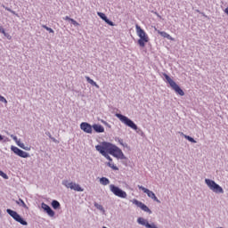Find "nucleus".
Returning <instances> with one entry per match:
<instances>
[{"instance_id":"a878e982","label":"nucleus","mask_w":228,"mask_h":228,"mask_svg":"<svg viewBox=\"0 0 228 228\" xmlns=\"http://www.w3.org/2000/svg\"><path fill=\"white\" fill-rule=\"evenodd\" d=\"M94 208H96V209H99V211L105 213L104 207H102V205H100L99 203L94 202Z\"/></svg>"},{"instance_id":"6ab92c4d","label":"nucleus","mask_w":228,"mask_h":228,"mask_svg":"<svg viewBox=\"0 0 228 228\" xmlns=\"http://www.w3.org/2000/svg\"><path fill=\"white\" fill-rule=\"evenodd\" d=\"M159 35H161V37H163L164 38H167V40H174V37H172V36H170L168 33L165 32V31H159Z\"/></svg>"},{"instance_id":"f8f14e48","label":"nucleus","mask_w":228,"mask_h":228,"mask_svg":"<svg viewBox=\"0 0 228 228\" xmlns=\"http://www.w3.org/2000/svg\"><path fill=\"white\" fill-rule=\"evenodd\" d=\"M94 126L90 125L88 122H82L80 124V129L84 131V133H87L88 134H92Z\"/></svg>"},{"instance_id":"5701e85b","label":"nucleus","mask_w":228,"mask_h":228,"mask_svg":"<svg viewBox=\"0 0 228 228\" xmlns=\"http://www.w3.org/2000/svg\"><path fill=\"white\" fill-rule=\"evenodd\" d=\"M86 79L87 83H89V85H91V86H99L97 85V83H95V81H94L92 78H90V77H86Z\"/></svg>"},{"instance_id":"f257e3e1","label":"nucleus","mask_w":228,"mask_h":228,"mask_svg":"<svg viewBox=\"0 0 228 228\" xmlns=\"http://www.w3.org/2000/svg\"><path fill=\"white\" fill-rule=\"evenodd\" d=\"M105 149H107L108 153L110 154V156L118 158V159H126L122 150H120L117 145L108 142V144L105 145Z\"/></svg>"},{"instance_id":"2f4dec72","label":"nucleus","mask_w":228,"mask_h":228,"mask_svg":"<svg viewBox=\"0 0 228 228\" xmlns=\"http://www.w3.org/2000/svg\"><path fill=\"white\" fill-rule=\"evenodd\" d=\"M62 184H63V186H65L66 188H70V183L68 182V180H63V181H62Z\"/></svg>"},{"instance_id":"393cba45","label":"nucleus","mask_w":228,"mask_h":228,"mask_svg":"<svg viewBox=\"0 0 228 228\" xmlns=\"http://www.w3.org/2000/svg\"><path fill=\"white\" fill-rule=\"evenodd\" d=\"M73 190L74 191H84L85 190L82 189L81 185L75 183V185H73Z\"/></svg>"},{"instance_id":"bb28decb","label":"nucleus","mask_w":228,"mask_h":228,"mask_svg":"<svg viewBox=\"0 0 228 228\" xmlns=\"http://www.w3.org/2000/svg\"><path fill=\"white\" fill-rule=\"evenodd\" d=\"M45 134H46V136H48L50 138V140L54 142V143H58V140H56V138L53 137V135H51L50 132H46Z\"/></svg>"},{"instance_id":"72a5a7b5","label":"nucleus","mask_w":228,"mask_h":228,"mask_svg":"<svg viewBox=\"0 0 228 228\" xmlns=\"http://www.w3.org/2000/svg\"><path fill=\"white\" fill-rule=\"evenodd\" d=\"M118 143H120V145H122L123 147H127V144L124 143V140L123 139H118Z\"/></svg>"},{"instance_id":"6e6552de","label":"nucleus","mask_w":228,"mask_h":228,"mask_svg":"<svg viewBox=\"0 0 228 228\" xmlns=\"http://www.w3.org/2000/svg\"><path fill=\"white\" fill-rule=\"evenodd\" d=\"M138 188H139V190H142L143 191V193H146L150 199H152V200H154L158 204H161V200H159L158 199V197H156V194L152 191H151L142 185H138Z\"/></svg>"},{"instance_id":"c03bdc74","label":"nucleus","mask_w":228,"mask_h":228,"mask_svg":"<svg viewBox=\"0 0 228 228\" xmlns=\"http://www.w3.org/2000/svg\"><path fill=\"white\" fill-rule=\"evenodd\" d=\"M224 13H226V15H228V6L224 9Z\"/></svg>"},{"instance_id":"b1692460","label":"nucleus","mask_w":228,"mask_h":228,"mask_svg":"<svg viewBox=\"0 0 228 228\" xmlns=\"http://www.w3.org/2000/svg\"><path fill=\"white\" fill-rule=\"evenodd\" d=\"M185 140H188V142H191V143H197V141L190 135L183 134Z\"/></svg>"},{"instance_id":"1a4fd4ad","label":"nucleus","mask_w":228,"mask_h":228,"mask_svg":"<svg viewBox=\"0 0 228 228\" xmlns=\"http://www.w3.org/2000/svg\"><path fill=\"white\" fill-rule=\"evenodd\" d=\"M132 203L134 204V206H136L137 208H140V209H142V211H144V213H149V215H152V210H151V208H149V207H147V205H145L143 202L134 199L131 200Z\"/></svg>"},{"instance_id":"423d86ee","label":"nucleus","mask_w":228,"mask_h":228,"mask_svg":"<svg viewBox=\"0 0 228 228\" xmlns=\"http://www.w3.org/2000/svg\"><path fill=\"white\" fill-rule=\"evenodd\" d=\"M108 144V142H102L101 144H98L95 146V149L102 156H104L106 159L109 161H113V159L109 155L110 153L108 152V149H106V145Z\"/></svg>"},{"instance_id":"f03ea898","label":"nucleus","mask_w":228,"mask_h":228,"mask_svg":"<svg viewBox=\"0 0 228 228\" xmlns=\"http://www.w3.org/2000/svg\"><path fill=\"white\" fill-rule=\"evenodd\" d=\"M135 29L137 36L139 37V40L137 41L138 45L140 47H145V44L149 42V36L145 33V30L142 28L138 24L135 25Z\"/></svg>"},{"instance_id":"9b49d317","label":"nucleus","mask_w":228,"mask_h":228,"mask_svg":"<svg viewBox=\"0 0 228 228\" xmlns=\"http://www.w3.org/2000/svg\"><path fill=\"white\" fill-rule=\"evenodd\" d=\"M137 224L143 225L146 228H159L154 223L149 224V221L143 217H138Z\"/></svg>"},{"instance_id":"a18cd8bd","label":"nucleus","mask_w":228,"mask_h":228,"mask_svg":"<svg viewBox=\"0 0 228 228\" xmlns=\"http://www.w3.org/2000/svg\"><path fill=\"white\" fill-rule=\"evenodd\" d=\"M5 10H6L7 12H12V9H10V8H8V7H5Z\"/></svg>"},{"instance_id":"dca6fc26","label":"nucleus","mask_w":228,"mask_h":228,"mask_svg":"<svg viewBox=\"0 0 228 228\" xmlns=\"http://www.w3.org/2000/svg\"><path fill=\"white\" fill-rule=\"evenodd\" d=\"M93 130L95 131V133H104V126L99 124H94Z\"/></svg>"},{"instance_id":"37998d69","label":"nucleus","mask_w":228,"mask_h":228,"mask_svg":"<svg viewBox=\"0 0 228 228\" xmlns=\"http://www.w3.org/2000/svg\"><path fill=\"white\" fill-rule=\"evenodd\" d=\"M4 140V136L0 134V142H3Z\"/></svg>"},{"instance_id":"f3484780","label":"nucleus","mask_w":228,"mask_h":228,"mask_svg":"<svg viewBox=\"0 0 228 228\" xmlns=\"http://www.w3.org/2000/svg\"><path fill=\"white\" fill-rule=\"evenodd\" d=\"M172 90H175V94L183 97L184 95V91L181 89V86H172Z\"/></svg>"},{"instance_id":"79ce46f5","label":"nucleus","mask_w":228,"mask_h":228,"mask_svg":"<svg viewBox=\"0 0 228 228\" xmlns=\"http://www.w3.org/2000/svg\"><path fill=\"white\" fill-rule=\"evenodd\" d=\"M72 19L70 18V17H69V16H66L65 18H64V20H71Z\"/></svg>"},{"instance_id":"f704fd0d","label":"nucleus","mask_w":228,"mask_h":228,"mask_svg":"<svg viewBox=\"0 0 228 228\" xmlns=\"http://www.w3.org/2000/svg\"><path fill=\"white\" fill-rule=\"evenodd\" d=\"M70 22L73 24V26H79V23H77V21H76L74 19H71Z\"/></svg>"},{"instance_id":"20e7f679","label":"nucleus","mask_w":228,"mask_h":228,"mask_svg":"<svg viewBox=\"0 0 228 228\" xmlns=\"http://www.w3.org/2000/svg\"><path fill=\"white\" fill-rule=\"evenodd\" d=\"M6 213H8V215L12 216V218H13L15 222H18V224H20V225H28V221L24 219L20 215H19L17 211L12 210L11 208H7Z\"/></svg>"},{"instance_id":"c85d7f7f","label":"nucleus","mask_w":228,"mask_h":228,"mask_svg":"<svg viewBox=\"0 0 228 228\" xmlns=\"http://www.w3.org/2000/svg\"><path fill=\"white\" fill-rule=\"evenodd\" d=\"M107 165L110 167V168H112V170H118V167L110 162H108Z\"/></svg>"},{"instance_id":"412c9836","label":"nucleus","mask_w":228,"mask_h":228,"mask_svg":"<svg viewBox=\"0 0 228 228\" xmlns=\"http://www.w3.org/2000/svg\"><path fill=\"white\" fill-rule=\"evenodd\" d=\"M100 183L102 184L103 186H108V184H110V179L103 176L100 178Z\"/></svg>"},{"instance_id":"c756f323","label":"nucleus","mask_w":228,"mask_h":228,"mask_svg":"<svg viewBox=\"0 0 228 228\" xmlns=\"http://www.w3.org/2000/svg\"><path fill=\"white\" fill-rule=\"evenodd\" d=\"M0 102H4V104H8V101L6 100V98H4V96L0 94Z\"/></svg>"},{"instance_id":"4468645a","label":"nucleus","mask_w":228,"mask_h":228,"mask_svg":"<svg viewBox=\"0 0 228 228\" xmlns=\"http://www.w3.org/2000/svg\"><path fill=\"white\" fill-rule=\"evenodd\" d=\"M98 17L102 18V20H104V22H106V24H109V26H115V23H113V21L110 20L108 19V17L106 16V14H104V12H97Z\"/></svg>"},{"instance_id":"2eb2a0df","label":"nucleus","mask_w":228,"mask_h":228,"mask_svg":"<svg viewBox=\"0 0 228 228\" xmlns=\"http://www.w3.org/2000/svg\"><path fill=\"white\" fill-rule=\"evenodd\" d=\"M163 76H164L165 81L168 83L170 86H177V84H175L174 80L168 75H167V73H164Z\"/></svg>"},{"instance_id":"7c9ffc66","label":"nucleus","mask_w":228,"mask_h":228,"mask_svg":"<svg viewBox=\"0 0 228 228\" xmlns=\"http://www.w3.org/2000/svg\"><path fill=\"white\" fill-rule=\"evenodd\" d=\"M62 184H63V186H65L66 188H70V183L68 182V180H63V181H62Z\"/></svg>"},{"instance_id":"cd10ccee","label":"nucleus","mask_w":228,"mask_h":228,"mask_svg":"<svg viewBox=\"0 0 228 228\" xmlns=\"http://www.w3.org/2000/svg\"><path fill=\"white\" fill-rule=\"evenodd\" d=\"M42 28H44V29H46V31H49L50 33H54V30L47 27L46 25H42Z\"/></svg>"},{"instance_id":"ea45409f","label":"nucleus","mask_w":228,"mask_h":228,"mask_svg":"<svg viewBox=\"0 0 228 228\" xmlns=\"http://www.w3.org/2000/svg\"><path fill=\"white\" fill-rule=\"evenodd\" d=\"M102 124H104V126H107V127H110V128L111 127V125H109L108 122H106L104 120H102Z\"/></svg>"},{"instance_id":"a211bd4d","label":"nucleus","mask_w":228,"mask_h":228,"mask_svg":"<svg viewBox=\"0 0 228 228\" xmlns=\"http://www.w3.org/2000/svg\"><path fill=\"white\" fill-rule=\"evenodd\" d=\"M51 206L53 209H60L61 208V205L60 204V201L53 200L51 203Z\"/></svg>"},{"instance_id":"7ed1b4c3","label":"nucleus","mask_w":228,"mask_h":228,"mask_svg":"<svg viewBox=\"0 0 228 228\" xmlns=\"http://www.w3.org/2000/svg\"><path fill=\"white\" fill-rule=\"evenodd\" d=\"M115 117H117V118H118L122 124L127 126V127H131V129H134V131H138V126L134 124V121L127 118V116H124L121 113H116Z\"/></svg>"},{"instance_id":"4c0bfd02","label":"nucleus","mask_w":228,"mask_h":228,"mask_svg":"<svg viewBox=\"0 0 228 228\" xmlns=\"http://www.w3.org/2000/svg\"><path fill=\"white\" fill-rule=\"evenodd\" d=\"M11 136L12 137V140H14V142H16V143H17V142H20V140H19L17 138V136H15V135H11Z\"/></svg>"},{"instance_id":"0eeeda50","label":"nucleus","mask_w":228,"mask_h":228,"mask_svg":"<svg viewBox=\"0 0 228 228\" xmlns=\"http://www.w3.org/2000/svg\"><path fill=\"white\" fill-rule=\"evenodd\" d=\"M110 190L111 193L116 195V197H119V199H127V193L122 189H120L118 186L115 184H110Z\"/></svg>"},{"instance_id":"4be33fe9","label":"nucleus","mask_w":228,"mask_h":228,"mask_svg":"<svg viewBox=\"0 0 228 228\" xmlns=\"http://www.w3.org/2000/svg\"><path fill=\"white\" fill-rule=\"evenodd\" d=\"M16 204H18V206H21V208H24L25 209H28V205H26L22 199H19V200H16Z\"/></svg>"},{"instance_id":"39448f33","label":"nucleus","mask_w":228,"mask_h":228,"mask_svg":"<svg viewBox=\"0 0 228 228\" xmlns=\"http://www.w3.org/2000/svg\"><path fill=\"white\" fill-rule=\"evenodd\" d=\"M205 183L214 193H224V188L211 179H205Z\"/></svg>"},{"instance_id":"58836bf2","label":"nucleus","mask_w":228,"mask_h":228,"mask_svg":"<svg viewBox=\"0 0 228 228\" xmlns=\"http://www.w3.org/2000/svg\"><path fill=\"white\" fill-rule=\"evenodd\" d=\"M0 33H2L3 35L6 33V31H4V28L2 26H0Z\"/></svg>"},{"instance_id":"ddd939ff","label":"nucleus","mask_w":228,"mask_h":228,"mask_svg":"<svg viewBox=\"0 0 228 228\" xmlns=\"http://www.w3.org/2000/svg\"><path fill=\"white\" fill-rule=\"evenodd\" d=\"M41 208L45 211V213H46L48 215V216L53 217V216H54L56 215L54 210H53V208H51L49 207V205H47V204H45L44 202L41 204Z\"/></svg>"},{"instance_id":"e433bc0d","label":"nucleus","mask_w":228,"mask_h":228,"mask_svg":"<svg viewBox=\"0 0 228 228\" xmlns=\"http://www.w3.org/2000/svg\"><path fill=\"white\" fill-rule=\"evenodd\" d=\"M4 36L8 39V40H12V36H10V34L8 33H4Z\"/></svg>"},{"instance_id":"c9c22d12","label":"nucleus","mask_w":228,"mask_h":228,"mask_svg":"<svg viewBox=\"0 0 228 228\" xmlns=\"http://www.w3.org/2000/svg\"><path fill=\"white\" fill-rule=\"evenodd\" d=\"M74 186H76V183L70 182V183H69V189H70V190H73V189H74Z\"/></svg>"},{"instance_id":"9d476101","label":"nucleus","mask_w":228,"mask_h":228,"mask_svg":"<svg viewBox=\"0 0 228 228\" xmlns=\"http://www.w3.org/2000/svg\"><path fill=\"white\" fill-rule=\"evenodd\" d=\"M11 151L20 158H29V153L17 148V146H11Z\"/></svg>"},{"instance_id":"473e14b6","label":"nucleus","mask_w":228,"mask_h":228,"mask_svg":"<svg viewBox=\"0 0 228 228\" xmlns=\"http://www.w3.org/2000/svg\"><path fill=\"white\" fill-rule=\"evenodd\" d=\"M0 175L3 177V179H8V175H6L4 172L0 170Z\"/></svg>"},{"instance_id":"aec40b11","label":"nucleus","mask_w":228,"mask_h":228,"mask_svg":"<svg viewBox=\"0 0 228 228\" xmlns=\"http://www.w3.org/2000/svg\"><path fill=\"white\" fill-rule=\"evenodd\" d=\"M18 147H20V149H23V151H31V147L24 145L23 142H17Z\"/></svg>"},{"instance_id":"a19ab883","label":"nucleus","mask_w":228,"mask_h":228,"mask_svg":"<svg viewBox=\"0 0 228 228\" xmlns=\"http://www.w3.org/2000/svg\"><path fill=\"white\" fill-rule=\"evenodd\" d=\"M11 13H12V15H16V17H19V14L17 12H15V11L12 10Z\"/></svg>"}]
</instances>
